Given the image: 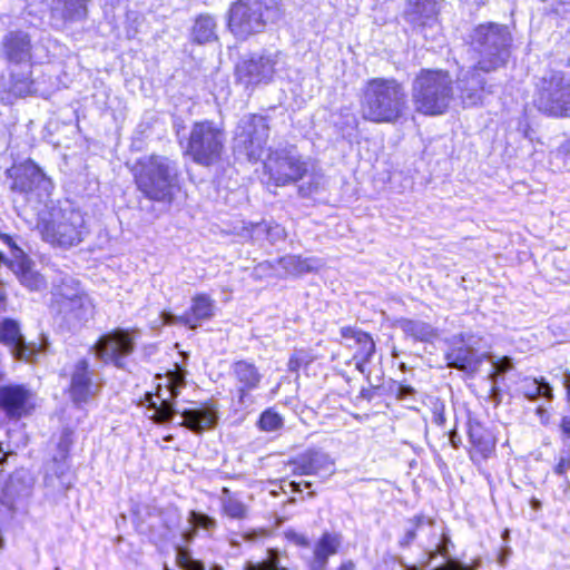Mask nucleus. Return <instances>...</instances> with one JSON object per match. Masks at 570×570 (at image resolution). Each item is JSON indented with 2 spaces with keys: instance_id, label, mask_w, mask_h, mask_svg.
Segmentation results:
<instances>
[{
  "instance_id": "obj_19",
  "label": "nucleus",
  "mask_w": 570,
  "mask_h": 570,
  "mask_svg": "<svg viewBox=\"0 0 570 570\" xmlns=\"http://www.w3.org/2000/svg\"><path fill=\"white\" fill-rule=\"evenodd\" d=\"M287 465L293 475H315L326 479L335 472V461L331 455L317 448H308L305 451L289 458Z\"/></svg>"
},
{
  "instance_id": "obj_56",
  "label": "nucleus",
  "mask_w": 570,
  "mask_h": 570,
  "mask_svg": "<svg viewBox=\"0 0 570 570\" xmlns=\"http://www.w3.org/2000/svg\"><path fill=\"white\" fill-rule=\"evenodd\" d=\"M7 306H8L7 293L3 289H0V313L6 312Z\"/></svg>"
},
{
  "instance_id": "obj_24",
  "label": "nucleus",
  "mask_w": 570,
  "mask_h": 570,
  "mask_svg": "<svg viewBox=\"0 0 570 570\" xmlns=\"http://www.w3.org/2000/svg\"><path fill=\"white\" fill-rule=\"evenodd\" d=\"M482 69H474V65L462 79L459 97L463 107L472 108L483 105L488 95L492 94L487 80L480 76Z\"/></svg>"
},
{
  "instance_id": "obj_26",
  "label": "nucleus",
  "mask_w": 570,
  "mask_h": 570,
  "mask_svg": "<svg viewBox=\"0 0 570 570\" xmlns=\"http://www.w3.org/2000/svg\"><path fill=\"white\" fill-rule=\"evenodd\" d=\"M444 358L449 367L459 371H474L481 363V360L473 355V351L466 343L464 334L455 335L452 338Z\"/></svg>"
},
{
  "instance_id": "obj_29",
  "label": "nucleus",
  "mask_w": 570,
  "mask_h": 570,
  "mask_svg": "<svg viewBox=\"0 0 570 570\" xmlns=\"http://www.w3.org/2000/svg\"><path fill=\"white\" fill-rule=\"evenodd\" d=\"M13 272L20 284L29 291L37 292L47 285L46 277L35 268V263L24 255L16 262Z\"/></svg>"
},
{
  "instance_id": "obj_45",
  "label": "nucleus",
  "mask_w": 570,
  "mask_h": 570,
  "mask_svg": "<svg viewBox=\"0 0 570 570\" xmlns=\"http://www.w3.org/2000/svg\"><path fill=\"white\" fill-rule=\"evenodd\" d=\"M445 407L438 399L432 402L431 420L438 426H443L445 423Z\"/></svg>"
},
{
  "instance_id": "obj_41",
  "label": "nucleus",
  "mask_w": 570,
  "mask_h": 570,
  "mask_svg": "<svg viewBox=\"0 0 570 570\" xmlns=\"http://www.w3.org/2000/svg\"><path fill=\"white\" fill-rule=\"evenodd\" d=\"M167 376V389L169 390V396L175 400L180 392V389L185 385V372L180 365L175 364V368L170 370L166 374Z\"/></svg>"
},
{
  "instance_id": "obj_12",
  "label": "nucleus",
  "mask_w": 570,
  "mask_h": 570,
  "mask_svg": "<svg viewBox=\"0 0 570 570\" xmlns=\"http://www.w3.org/2000/svg\"><path fill=\"white\" fill-rule=\"evenodd\" d=\"M269 117L258 112H250L240 119L233 136V150L243 155L249 163L257 164L269 140Z\"/></svg>"
},
{
  "instance_id": "obj_54",
  "label": "nucleus",
  "mask_w": 570,
  "mask_h": 570,
  "mask_svg": "<svg viewBox=\"0 0 570 570\" xmlns=\"http://www.w3.org/2000/svg\"><path fill=\"white\" fill-rule=\"evenodd\" d=\"M289 485H291L293 491L301 492L302 491V487L311 488L312 483L308 482V481H303V482L292 481Z\"/></svg>"
},
{
  "instance_id": "obj_16",
  "label": "nucleus",
  "mask_w": 570,
  "mask_h": 570,
  "mask_svg": "<svg viewBox=\"0 0 570 570\" xmlns=\"http://www.w3.org/2000/svg\"><path fill=\"white\" fill-rule=\"evenodd\" d=\"M229 374L234 382L230 390L232 402L237 406H247L254 403V392L261 389L263 374L254 361L235 360L229 366Z\"/></svg>"
},
{
  "instance_id": "obj_17",
  "label": "nucleus",
  "mask_w": 570,
  "mask_h": 570,
  "mask_svg": "<svg viewBox=\"0 0 570 570\" xmlns=\"http://www.w3.org/2000/svg\"><path fill=\"white\" fill-rule=\"evenodd\" d=\"M0 344L9 350L13 360L22 363L33 362L39 353V346L26 340L20 322L12 317L0 320Z\"/></svg>"
},
{
  "instance_id": "obj_4",
  "label": "nucleus",
  "mask_w": 570,
  "mask_h": 570,
  "mask_svg": "<svg viewBox=\"0 0 570 570\" xmlns=\"http://www.w3.org/2000/svg\"><path fill=\"white\" fill-rule=\"evenodd\" d=\"M37 230L45 243L59 248L77 246L89 234L83 213L60 206H51L39 215Z\"/></svg>"
},
{
  "instance_id": "obj_60",
  "label": "nucleus",
  "mask_w": 570,
  "mask_h": 570,
  "mask_svg": "<svg viewBox=\"0 0 570 570\" xmlns=\"http://www.w3.org/2000/svg\"><path fill=\"white\" fill-rule=\"evenodd\" d=\"M445 552V548H441V547H438L436 549H434L433 551H431L429 553V561H431L432 559H434L436 556L439 554H443Z\"/></svg>"
},
{
  "instance_id": "obj_21",
  "label": "nucleus",
  "mask_w": 570,
  "mask_h": 570,
  "mask_svg": "<svg viewBox=\"0 0 570 570\" xmlns=\"http://www.w3.org/2000/svg\"><path fill=\"white\" fill-rule=\"evenodd\" d=\"M276 61L271 56H250L242 60L235 68L238 82L245 86H255L269 82L275 73Z\"/></svg>"
},
{
  "instance_id": "obj_32",
  "label": "nucleus",
  "mask_w": 570,
  "mask_h": 570,
  "mask_svg": "<svg viewBox=\"0 0 570 570\" xmlns=\"http://www.w3.org/2000/svg\"><path fill=\"white\" fill-rule=\"evenodd\" d=\"M276 263L283 268L285 276L299 277L317 271V261L301 255H285L278 257Z\"/></svg>"
},
{
  "instance_id": "obj_20",
  "label": "nucleus",
  "mask_w": 570,
  "mask_h": 570,
  "mask_svg": "<svg viewBox=\"0 0 570 570\" xmlns=\"http://www.w3.org/2000/svg\"><path fill=\"white\" fill-rule=\"evenodd\" d=\"M340 335L344 340V346L353 351L352 361H354L355 370L364 373L376 353V343L373 335L352 325L342 326Z\"/></svg>"
},
{
  "instance_id": "obj_52",
  "label": "nucleus",
  "mask_w": 570,
  "mask_h": 570,
  "mask_svg": "<svg viewBox=\"0 0 570 570\" xmlns=\"http://www.w3.org/2000/svg\"><path fill=\"white\" fill-rule=\"evenodd\" d=\"M291 540L296 546L302 547V548H307L309 546V540L307 539V537H305L303 534L294 533V534H292Z\"/></svg>"
},
{
  "instance_id": "obj_50",
  "label": "nucleus",
  "mask_w": 570,
  "mask_h": 570,
  "mask_svg": "<svg viewBox=\"0 0 570 570\" xmlns=\"http://www.w3.org/2000/svg\"><path fill=\"white\" fill-rule=\"evenodd\" d=\"M213 570H223L220 568H214ZM246 570H286L279 568L274 561H264L257 564H253L246 568Z\"/></svg>"
},
{
  "instance_id": "obj_34",
  "label": "nucleus",
  "mask_w": 570,
  "mask_h": 570,
  "mask_svg": "<svg viewBox=\"0 0 570 570\" xmlns=\"http://www.w3.org/2000/svg\"><path fill=\"white\" fill-rule=\"evenodd\" d=\"M160 384L157 386V391L155 394L146 393L145 401L147 402V407L153 409L155 412L151 416L154 422L156 423H165L169 421L175 411H174V400L163 399L160 396Z\"/></svg>"
},
{
  "instance_id": "obj_43",
  "label": "nucleus",
  "mask_w": 570,
  "mask_h": 570,
  "mask_svg": "<svg viewBox=\"0 0 570 570\" xmlns=\"http://www.w3.org/2000/svg\"><path fill=\"white\" fill-rule=\"evenodd\" d=\"M321 187H322L321 176L313 174L309 176V178L306 183H304L297 187V194L302 198H311L316 193L320 191Z\"/></svg>"
},
{
  "instance_id": "obj_57",
  "label": "nucleus",
  "mask_w": 570,
  "mask_h": 570,
  "mask_svg": "<svg viewBox=\"0 0 570 570\" xmlns=\"http://www.w3.org/2000/svg\"><path fill=\"white\" fill-rule=\"evenodd\" d=\"M335 570H355V563L352 560H344Z\"/></svg>"
},
{
  "instance_id": "obj_58",
  "label": "nucleus",
  "mask_w": 570,
  "mask_h": 570,
  "mask_svg": "<svg viewBox=\"0 0 570 570\" xmlns=\"http://www.w3.org/2000/svg\"><path fill=\"white\" fill-rule=\"evenodd\" d=\"M7 377V372L4 367V355L0 351V383H2Z\"/></svg>"
},
{
  "instance_id": "obj_8",
  "label": "nucleus",
  "mask_w": 570,
  "mask_h": 570,
  "mask_svg": "<svg viewBox=\"0 0 570 570\" xmlns=\"http://www.w3.org/2000/svg\"><path fill=\"white\" fill-rule=\"evenodd\" d=\"M306 158L293 147L268 148L262 160V176L265 184L274 187L295 185L308 176Z\"/></svg>"
},
{
  "instance_id": "obj_62",
  "label": "nucleus",
  "mask_w": 570,
  "mask_h": 570,
  "mask_svg": "<svg viewBox=\"0 0 570 570\" xmlns=\"http://www.w3.org/2000/svg\"><path fill=\"white\" fill-rule=\"evenodd\" d=\"M223 493H224V494H229V490H228L227 488H224V489H223Z\"/></svg>"
},
{
  "instance_id": "obj_33",
  "label": "nucleus",
  "mask_w": 570,
  "mask_h": 570,
  "mask_svg": "<svg viewBox=\"0 0 570 570\" xmlns=\"http://www.w3.org/2000/svg\"><path fill=\"white\" fill-rule=\"evenodd\" d=\"M72 444L73 430L70 428H65L55 444V453L51 458V462L56 466L57 475L63 473L65 468H67V463L71 456Z\"/></svg>"
},
{
  "instance_id": "obj_46",
  "label": "nucleus",
  "mask_w": 570,
  "mask_h": 570,
  "mask_svg": "<svg viewBox=\"0 0 570 570\" xmlns=\"http://www.w3.org/2000/svg\"><path fill=\"white\" fill-rule=\"evenodd\" d=\"M570 470V452L564 453L561 455L557 463L553 466V473L558 476L567 479V474Z\"/></svg>"
},
{
  "instance_id": "obj_18",
  "label": "nucleus",
  "mask_w": 570,
  "mask_h": 570,
  "mask_svg": "<svg viewBox=\"0 0 570 570\" xmlns=\"http://www.w3.org/2000/svg\"><path fill=\"white\" fill-rule=\"evenodd\" d=\"M468 455L475 465H481L495 455L498 438L483 422L468 419Z\"/></svg>"
},
{
  "instance_id": "obj_36",
  "label": "nucleus",
  "mask_w": 570,
  "mask_h": 570,
  "mask_svg": "<svg viewBox=\"0 0 570 570\" xmlns=\"http://www.w3.org/2000/svg\"><path fill=\"white\" fill-rule=\"evenodd\" d=\"M9 92L16 98H26L37 94L36 82L32 72L27 75L11 73L9 82Z\"/></svg>"
},
{
  "instance_id": "obj_63",
  "label": "nucleus",
  "mask_w": 570,
  "mask_h": 570,
  "mask_svg": "<svg viewBox=\"0 0 570 570\" xmlns=\"http://www.w3.org/2000/svg\"><path fill=\"white\" fill-rule=\"evenodd\" d=\"M6 461V455H3L1 459H0V463H3Z\"/></svg>"
},
{
  "instance_id": "obj_40",
  "label": "nucleus",
  "mask_w": 570,
  "mask_h": 570,
  "mask_svg": "<svg viewBox=\"0 0 570 570\" xmlns=\"http://www.w3.org/2000/svg\"><path fill=\"white\" fill-rule=\"evenodd\" d=\"M256 426L262 432H275L284 426V419L275 407H267L259 414Z\"/></svg>"
},
{
  "instance_id": "obj_23",
  "label": "nucleus",
  "mask_w": 570,
  "mask_h": 570,
  "mask_svg": "<svg viewBox=\"0 0 570 570\" xmlns=\"http://www.w3.org/2000/svg\"><path fill=\"white\" fill-rule=\"evenodd\" d=\"M216 304L208 293L191 296L189 306L177 317V322L189 330H196L215 316Z\"/></svg>"
},
{
  "instance_id": "obj_37",
  "label": "nucleus",
  "mask_w": 570,
  "mask_h": 570,
  "mask_svg": "<svg viewBox=\"0 0 570 570\" xmlns=\"http://www.w3.org/2000/svg\"><path fill=\"white\" fill-rule=\"evenodd\" d=\"M90 0H63L61 19L66 23L81 21L88 17V4Z\"/></svg>"
},
{
  "instance_id": "obj_51",
  "label": "nucleus",
  "mask_w": 570,
  "mask_h": 570,
  "mask_svg": "<svg viewBox=\"0 0 570 570\" xmlns=\"http://www.w3.org/2000/svg\"><path fill=\"white\" fill-rule=\"evenodd\" d=\"M0 240L3 244H6L11 249L12 253L20 252L19 246L17 245V243L14 242L12 236H10L9 234L2 233L0 230Z\"/></svg>"
},
{
  "instance_id": "obj_6",
  "label": "nucleus",
  "mask_w": 570,
  "mask_h": 570,
  "mask_svg": "<svg viewBox=\"0 0 570 570\" xmlns=\"http://www.w3.org/2000/svg\"><path fill=\"white\" fill-rule=\"evenodd\" d=\"M282 16L276 2L269 0H235L226 12V28L238 40L263 32Z\"/></svg>"
},
{
  "instance_id": "obj_35",
  "label": "nucleus",
  "mask_w": 570,
  "mask_h": 570,
  "mask_svg": "<svg viewBox=\"0 0 570 570\" xmlns=\"http://www.w3.org/2000/svg\"><path fill=\"white\" fill-rule=\"evenodd\" d=\"M407 523L410 527L404 530V532L400 535L397 541V544L401 549L410 548L417 538L419 531L423 527L434 525V520L429 515L419 513L410 518L407 520Z\"/></svg>"
},
{
  "instance_id": "obj_7",
  "label": "nucleus",
  "mask_w": 570,
  "mask_h": 570,
  "mask_svg": "<svg viewBox=\"0 0 570 570\" xmlns=\"http://www.w3.org/2000/svg\"><path fill=\"white\" fill-rule=\"evenodd\" d=\"M511 41V33L507 26L497 22L475 26L470 33V45L480 53L474 69H482V72L489 73L505 67L510 57Z\"/></svg>"
},
{
  "instance_id": "obj_48",
  "label": "nucleus",
  "mask_w": 570,
  "mask_h": 570,
  "mask_svg": "<svg viewBox=\"0 0 570 570\" xmlns=\"http://www.w3.org/2000/svg\"><path fill=\"white\" fill-rule=\"evenodd\" d=\"M190 517H191V521L197 527H200L204 529H212L215 527V521L206 514H202V513H197V512L193 511Z\"/></svg>"
},
{
  "instance_id": "obj_55",
  "label": "nucleus",
  "mask_w": 570,
  "mask_h": 570,
  "mask_svg": "<svg viewBox=\"0 0 570 570\" xmlns=\"http://www.w3.org/2000/svg\"><path fill=\"white\" fill-rule=\"evenodd\" d=\"M376 389H377L376 386L370 387V389H364L361 391L360 395H361V397H363L367 401H371L375 394Z\"/></svg>"
},
{
  "instance_id": "obj_9",
  "label": "nucleus",
  "mask_w": 570,
  "mask_h": 570,
  "mask_svg": "<svg viewBox=\"0 0 570 570\" xmlns=\"http://www.w3.org/2000/svg\"><path fill=\"white\" fill-rule=\"evenodd\" d=\"M9 189L21 195L26 202L46 204L50 199L55 183L31 158L13 163L7 170Z\"/></svg>"
},
{
  "instance_id": "obj_1",
  "label": "nucleus",
  "mask_w": 570,
  "mask_h": 570,
  "mask_svg": "<svg viewBox=\"0 0 570 570\" xmlns=\"http://www.w3.org/2000/svg\"><path fill=\"white\" fill-rule=\"evenodd\" d=\"M409 110L404 85L394 77L368 78L361 90L360 114L365 122L396 124Z\"/></svg>"
},
{
  "instance_id": "obj_13",
  "label": "nucleus",
  "mask_w": 570,
  "mask_h": 570,
  "mask_svg": "<svg viewBox=\"0 0 570 570\" xmlns=\"http://www.w3.org/2000/svg\"><path fill=\"white\" fill-rule=\"evenodd\" d=\"M59 376L68 379L65 394L76 409H83L101 392V384L96 380V371L87 357L77 360L69 373L62 371Z\"/></svg>"
},
{
  "instance_id": "obj_5",
  "label": "nucleus",
  "mask_w": 570,
  "mask_h": 570,
  "mask_svg": "<svg viewBox=\"0 0 570 570\" xmlns=\"http://www.w3.org/2000/svg\"><path fill=\"white\" fill-rule=\"evenodd\" d=\"M226 150L227 132L224 125L213 119H200L191 124L181 153L193 164L212 168L224 161Z\"/></svg>"
},
{
  "instance_id": "obj_15",
  "label": "nucleus",
  "mask_w": 570,
  "mask_h": 570,
  "mask_svg": "<svg viewBox=\"0 0 570 570\" xmlns=\"http://www.w3.org/2000/svg\"><path fill=\"white\" fill-rule=\"evenodd\" d=\"M36 410V393L27 384L0 383V429L31 416Z\"/></svg>"
},
{
  "instance_id": "obj_11",
  "label": "nucleus",
  "mask_w": 570,
  "mask_h": 570,
  "mask_svg": "<svg viewBox=\"0 0 570 570\" xmlns=\"http://www.w3.org/2000/svg\"><path fill=\"white\" fill-rule=\"evenodd\" d=\"M51 307L61 315L69 316L79 324H86L96 315V304L82 288L81 282L63 277L53 285Z\"/></svg>"
},
{
  "instance_id": "obj_2",
  "label": "nucleus",
  "mask_w": 570,
  "mask_h": 570,
  "mask_svg": "<svg viewBox=\"0 0 570 570\" xmlns=\"http://www.w3.org/2000/svg\"><path fill=\"white\" fill-rule=\"evenodd\" d=\"M454 79L444 68H421L411 83V101L416 115L439 117L449 112L455 99Z\"/></svg>"
},
{
  "instance_id": "obj_38",
  "label": "nucleus",
  "mask_w": 570,
  "mask_h": 570,
  "mask_svg": "<svg viewBox=\"0 0 570 570\" xmlns=\"http://www.w3.org/2000/svg\"><path fill=\"white\" fill-rule=\"evenodd\" d=\"M523 395L533 401L539 396L548 400L553 399V391L551 385L543 379H524L523 381Z\"/></svg>"
},
{
  "instance_id": "obj_47",
  "label": "nucleus",
  "mask_w": 570,
  "mask_h": 570,
  "mask_svg": "<svg viewBox=\"0 0 570 570\" xmlns=\"http://www.w3.org/2000/svg\"><path fill=\"white\" fill-rule=\"evenodd\" d=\"M511 368H512L511 360L508 356L500 357L492 364V375L498 376V375L505 374Z\"/></svg>"
},
{
  "instance_id": "obj_49",
  "label": "nucleus",
  "mask_w": 570,
  "mask_h": 570,
  "mask_svg": "<svg viewBox=\"0 0 570 570\" xmlns=\"http://www.w3.org/2000/svg\"><path fill=\"white\" fill-rule=\"evenodd\" d=\"M558 428L562 441H570V414L560 417Z\"/></svg>"
},
{
  "instance_id": "obj_3",
  "label": "nucleus",
  "mask_w": 570,
  "mask_h": 570,
  "mask_svg": "<svg viewBox=\"0 0 570 570\" xmlns=\"http://www.w3.org/2000/svg\"><path fill=\"white\" fill-rule=\"evenodd\" d=\"M129 171L137 190L150 202L170 205L181 189L179 173L166 157L156 154L140 157Z\"/></svg>"
},
{
  "instance_id": "obj_10",
  "label": "nucleus",
  "mask_w": 570,
  "mask_h": 570,
  "mask_svg": "<svg viewBox=\"0 0 570 570\" xmlns=\"http://www.w3.org/2000/svg\"><path fill=\"white\" fill-rule=\"evenodd\" d=\"M537 109L551 118H570V72L549 68L535 87Z\"/></svg>"
},
{
  "instance_id": "obj_28",
  "label": "nucleus",
  "mask_w": 570,
  "mask_h": 570,
  "mask_svg": "<svg viewBox=\"0 0 570 570\" xmlns=\"http://www.w3.org/2000/svg\"><path fill=\"white\" fill-rule=\"evenodd\" d=\"M341 533L323 532L315 544L309 569L325 570L327 568L330 557L336 554L341 550Z\"/></svg>"
},
{
  "instance_id": "obj_42",
  "label": "nucleus",
  "mask_w": 570,
  "mask_h": 570,
  "mask_svg": "<svg viewBox=\"0 0 570 570\" xmlns=\"http://www.w3.org/2000/svg\"><path fill=\"white\" fill-rule=\"evenodd\" d=\"M222 513L229 519H244L246 517V507L242 501L228 495L223 500Z\"/></svg>"
},
{
  "instance_id": "obj_59",
  "label": "nucleus",
  "mask_w": 570,
  "mask_h": 570,
  "mask_svg": "<svg viewBox=\"0 0 570 570\" xmlns=\"http://www.w3.org/2000/svg\"><path fill=\"white\" fill-rule=\"evenodd\" d=\"M563 385L566 389V401L568 402V404H570V372L566 374Z\"/></svg>"
},
{
  "instance_id": "obj_25",
  "label": "nucleus",
  "mask_w": 570,
  "mask_h": 570,
  "mask_svg": "<svg viewBox=\"0 0 570 570\" xmlns=\"http://www.w3.org/2000/svg\"><path fill=\"white\" fill-rule=\"evenodd\" d=\"M1 49L6 60L16 65L29 61L32 57L31 38L21 30L9 31L4 35Z\"/></svg>"
},
{
  "instance_id": "obj_44",
  "label": "nucleus",
  "mask_w": 570,
  "mask_h": 570,
  "mask_svg": "<svg viewBox=\"0 0 570 570\" xmlns=\"http://www.w3.org/2000/svg\"><path fill=\"white\" fill-rule=\"evenodd\" d=\"M177 564L184 570H205L200 561L194 560L190 552L180 549L177 553Z\"/></svg>"
},
{
  "instance_id": "obj_14",
  "label": "nucleus",
  "mask_w": 570,
  "mask_h": 570,
  "mask_svg": "<svg viewBox=\"0 0 570 570\" xmlns=\"http://www.w3.org/2000/svg\"><path fill=\"white\" fill-rule=\"evenodd\" d=\"M137 333L134 327H115L102 333L92 346L97 358L124 368L126 360L135 352Z\"/></svg>"
},
{
  "instance_id": "obj_64",
  "label": "nucleus",
  "mask_w": 570,
  "mask_h": 570,
  "mask_svg": "<svg viewBox=\"0 0 570 570\" xmlns=\"http://www.w3.org/2000/svg\"><path fill=\"white\" fill-rule=\"evenodd\" d=\"M539 505H540V503L538 501H535L533 504L534 508H538Z\"/></svg>"
},
{
  "instance_id": "obj_53",
  "label": "nucleus",
  "mask_w": 570,
  "mask_h": 570,
  "mask_svg": "<svg viewBox=\"0 0 570 570\" xmlns=\"http://www.w3.org/2000/svg\"><path fill=\"white\" fill-rule=\"evenodd\" d=\"M412 392H413V389L410 386L397 385L396 395L399 399H403L406 395L411 394Z\"/></svg>"
},
{
  "instance_id": "obj_61",
  "label": "nucleus",
  "mask_w": 570,
  "mask_h": 570,
  "mask_svg": "<svg viewBox=\"0 0 570 570\" xmlns=\"http://www.w3.org/2000/svg\"><path fill=\"white\" fill-rule=\"evenodd\" d=\"M405 570H423V569L415 564H411V566H406Z\"/></svg>"
},
{
  "instance_id": "obj_31",
  "label": "nucleus",
  "mask_w": 570,
  "mask_h": 570,
  "mask_svg": "<svg viewBox=\"0 0 570 570\" xmlns=\"http://www.w3.org/2000/svg\"><path fill=\"white\" fill-rule=\"evenodd\" d=\"M217 22L210 13H199L195 17L190 28V40L196 45H205L218 39Z\"/></svg>"
},
{
  "instance_id": "obj_27",
  "label": "nucleus",
  "mask_w": 570,
  "mask_h": 570,
  "mask_svg": "<svg viewBox=\"0 0 570 570\" xmlns=\"http://www.w3.org/2000/svg\"><path fill=\"white\" fill-rule=\"evenodd\" d=\"M183 422L181 426L187 428L194 433H203L204 431L212 429L217 422V410L216 405L208 401L203 407L191 410L187 409L181 412Z\"/></svg>"
},
{
  "instance_id": "obj_22",
  "label": "nucleus",
  "mask_w": 570,
  "mask_h": 570,
  "mask_svg": "<svg viewBox=\"0 0 570 570\" xmlns=\"http://www.w3.org/2000/svg\"><path fill=\"white\" fill-rule=\"evenodd\" d=\"M442 0H406L404 20L413 31H423L438 22Z\"/></svg>"
},
{
  "instance_id": "obj_30",
  "label": "nucleus",
  "mask_w": 570,
  "mask_h": 570,
  "mask_svg": "<svg viewBox=\"0 0 570 570\" xmlns=\"http://www.w3.org/2000/svg\"><path fill=\"white\" fill-rule=\"evenodd\" d=\"M399 326L404 335L413 342L433 343L439 337V331L428 322L401 318Z\"/></svg>"
},
{
  "instance_id": "obj_39",
  "label": "nucleus",
  "mask_w": 570,
  "mask_h": 570,
  "mask_svg": "<svg viewBox=\"0 0 570 570\" xmlns=\"http://www.w3.org/2000/svg\"><path fill=\"white\" fill-rule=\"evenodd\" d=\"M316 360L317 356L309 350L295 348L288 357L287 371L289 373L298 374L299 371L307 370Z\"/></svg>"
}]
</instances>
